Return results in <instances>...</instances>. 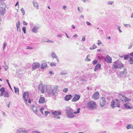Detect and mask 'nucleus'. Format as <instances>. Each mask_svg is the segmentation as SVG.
Returning <instances> with one entry per match:
<instances>
[{"label":"nucleus","instance_id":"24","mask_svg":"<svg viewBox=\"0 0 133 133\" xmlns=\"http://www.w3.org/2000/svg\"><path fill=\"white\" fill-rule=\"evenodd\" d=\"M68 73L66 71L63 70L60 72V75H67Z\"/></svg>","mask_w":133,"mask_h":133},{"label":"nucleus","instance_id":"57","mask_svg":"<svg viewBox=\"0 0 133 133\" xmlns=\"http://www.w3.org/2000/svg\"><path fill=\"white\" fill-rule=\"evenodd\" d=\"M86 23L88 25H91V24L88 22H87Z\"/></svg>","mask_w":133,"mask_h":133},{"label":"nucleus","instance_id":"59","mask_svg":"<svg viewBox=\"0 0 133 133\" xmlns=\"http://www.w3.org/2000/svg\"><path fill=\"white\" fill-rule=\"evenodd\" d=\"M92 47L93 48V49H94L96 48L97 47V46L96 45L94 44L92 46Z\"/></svg>","mask_w":133,"mask_h":133},{"label":"nucleus","instance_id":"10","mask_svg":"<svg viewBox=\"0 0 133 133\" xmlns=\"http://www.w3.org/2000/svg\"><path fill=\"white\" fill-rule=\"evenodd\" d=\"M106 103L105 98L104 97L101 98V99L100 101V105L101 107H103Z\"/></svg>","mask_w":133,"mask_h":133},{"label":"nucleus","instance_id":"16","mask_svg":"<svg viewBox=\"0 0 133 133\" xmlns=\"http://www.w3.org/2000/svg\"><path fill=\"white\" fill-rule=\"evenodd\" d=\"M72 96L71 95H66L64 98V99L66 101H68L71 98Z\"/></svg>","mask_w":133,"mask_h":133},{"label":"nucleus","instance_id":"60","mask_svg":"<svg viewBox=\"0 0 133 133\" xmlns=\"http://www.w3.org/2000/svg\"><path fill=\"white\" fill-rule=\"evenodd\" d=\"M6 67H5V71H6L9 68V67L7 65H6Z\"/></svg>","mask_w":133,"mask_h":133},{"label":"nucleus","instance_id":"49","mask_svg":"<svg viewBox=\"0 0 133 133\" xmlns=\"http://www.w3.org/2000/svg\"><path fill=\"white\" fill-rule=\"evenodd\" d=\"M98 62V61L97 60H94L93 61V63L94 65H95Z\"/></svg>","mask_w":133,"mask_h":133},{"label":"nucleus","instance_id":"43","mask_svg":"<svg viewBox=\"0 0 133 133\" xmlns=\"http://www.w3.org/2000/svg\"><path fill=\"white\" fill-rule=\"evenodd\" d=\"M20 23L19 21H18L16 23V26L17 28L19 27Z\"/></svg>","mask_w":133,"mask_h":133},{"label":"nucleus","instance_id":"19","mask_svg":"<svg viewBox=\"0 0 133 133\" xmlns=\"http://www.w3.org/2000/svg\"><path fill=\"white\" fill-rule=\"evenodd\" d=\"M39 28L37 26H35L32 29V31L34 33H37Z\"/></svg>","mask_w":133,"mask_h":133},{"label":"nucleus","instance_id":"52","mask_svg":"<svg viewBox=\"0 0 133 133\" xmlns=\"http://www.w3.org/2000/svg\"><path fill=\"white\" fill-rule=\"evenodd\" d=\"M118 28H117V29H118V30L119 31V32L120 33L122 32V31L121 30V29L120 28H121V26H118Z\"/></svg>","mask_w":133,"mask_h":133},{"label":"nucleus","instance_id":"11","mask_svg":"<svg viewBox=\"0 0 133 133\" xmlns=\"http://www.w3.org/2000/svg\"><path fill=\"white\" fill-rule=\"evenodd\" d=\"M99 93L98 91L96 92L92 95V97L93 98L96 100L98 99L99 97Z\"/></svg>","mask_w":133,"mask_h":133},{"label":"nucleus","instance_id":"23","mask_svg":"<svg viewBox=\"0 0 133 133\" xmlns=\"http://www.w3.org/2000/svg\"><path fill=\"white\" fill-rule=\"evenodd\" d=\"M127 129H133V125L132 124H129L126 127Z\"/></svg>","mask_w":133,"mask_h":133},{"label":"nucleus","instance_id":"61","mask_svg":"<svg viewBox=\"0 0 133 133\" xmlns=\"http://www.w3.org/2000/svg\"><path fill=\"white\" fill-rule=\"evenodd\" d=\"M57 36L58 37H62V35L61 34H58V35H57Z\"/></svg>","mask_w":133,"mask_h":133},{"label":"nucleus","instance_id":"37","mask_svg":"<svg viewBox=\"0 0 133 133\" xmlns=\"http://www.w3.org/2000/svg\"><path fill=\"white\" fill-rule=\"evenodd\" d=\"M22 132L24 133H29L28 131L27 130H26L25 129H23L22 130Z\"/></svg>","mask_w":133,"mask_h":133},{"label":"nucleus","instance_id":"28","mask_svg":"<svg viewBox=\"0 0 133 133\" xmlns=\"http://www.w3.org/2000/svg\"><path fill=\"white\" fill-rule=\"evenodd\" d=\"M114 63L115 64H113V66L115 69L118 68V63L116 64V62H115Z\"/></svg>","mask_w":133,"mask_h":133},{"label":"nucleus","instance_id":"29","mask_svg":"<svg viewBox=\"0 0 133 133\" xmlns=\"http://www.w3.org/2000/svg\"><path fill=\"white\" fill-rule=\"evenodd\" d=\"M14 89L15 90V93L17 92H18L19 91V90L18 88H17L15 87H14Z\"/></svg>","mask_w":133,"mask_h":133},{"label":"nucleus","instance_id":"48","mask_svg":"<svg viewBox=\"0 0 133 133\" xmlns=\"http://www.w3.org/2000/svg\"><path fill=\"white\" fill-rule=\"evenodd\" d=\"M68 91V89L66 88H65L63 90V92L66 93Z\"/></svg>","mask_w":133,"mask_h":133},{"label":"nucleus","instance_id":"62","mask_svg":"<svg viewBox=\"0 0 133 133\" xmlns=\"http://www.w3.org/2000/svg\"><path fill=\"white\" fill-rule=\"evenodd\" d=\"M78 36L76 34H75L73 36V37H77Z\"/></svg>","mask_w":133,"mask_h":133},{"label":"nucleus","instance_id":"14","mask_svg":"<svg viewBox=\"0 0 133 133\" xmlns=\"http://www.w3.org/2000/svg\"><path fill=\"white\" fill-rule=\"evenodd\" d=\"M127 73V69H124L120 73V75L122 77H124L126 75Z\"/></svg>","mask_w":133,"mask_h":133},{"label":"nucleus","instance_id":"41","mask_svg":"<svg viewBox=\"0 0 133 133\" xmlns=\"http://www.w3.org/2000/svg\"><path fill=\"white\" fill-rule=\"evenodd\" d=\"M22 30L24 32V34H25L26 32V27L25 26H23L22 28Z\"/></svg>","mask_w":133,"mask_h":133},{"label":"nucleus","instance_id":"1","mask_svg":"<svg viewBox=\"0 0 133 133\" xmlns=\"http://www.w3.org/2000/svg\"><path fill=\"white\" fill-rule=\"evenodd\" d=\"M58 86L52 85L46 87L45 88V93L48 97H51L56 95L57 93Z\"/></svg>","mask_w":133,"mask_h":133},{"label":"nucleus","instance_id":"45","mask_svg":"<svg viewBox=\"0 0 133 133\" xmlns=\"http://www.w3.org/2000/svg\"><path fill=\"white\" fill-rule=\"evenodd\" d=\"M129 58V56L128 55H125L124 57V59L125 60H127L128 59V58Z\"/></svg>","mask_w":133,"mask_h":133},{"label":"nucleus","instance_id":"7","mask_svg":"<svg viewBox=\"0 0 133 133\" xmlns=\"http://www.w3.org/2000/svg\"><path fill=\"white\" fill-rule=\"evenodd\" d=\"M45 85L43 84L42 83H40L38 85V90H40L43 93L45 92Z\"/></svg>","mask_w":133,"mask_h":133},{"label":"nucleus","instance_id":"2","mask_svg":"<svg viewBox=\"0 0 133 133\" xmlns=\"http://www.w3.org/2000/svg\"><path fill=\"white\" fill-rule=\"evenodd\" d=\"M66 115L69 118H72L74 117L75 115L73 109L70 107H67L65 110Z\"/></svg>","mask_w":133,"mask_h":133},{"label":"nucleus","instance_id":"6","mask_svg":"<svg viewBox=\"0 0 133 133\" xmlns=\"http://www.w3.org/2000/svg\"><path fill=\"white\" fill-rule=\"evenodd\" d=\"M88 106L89 108H90L91 109L96 108V104L95 102L93 101H90L87 103Z\"/></svg>","mask_w":133,"mask_h":133},{"label":"nucleus","instance_id":"47","mask_svg":"<svg viewBox=\"0 0 133 133\" xmlns=\"http://www.w3.org/2000/svg\"><path fill=\"white\" fill-rule=\"evenodd\" d=\"M6 44H7L5 42H4L3 44V50H4L5 49V47H6Z\"/></svg>","mask_w":133,"mask_h":133},{"label":"nucleus","instance_id":"12","mask_svg":"<svg viewBox=\"0 0 133 133\" xmlns=\"http://www.w3.org/2000/svg\"><path fill=\"white\" fill-rule=\"evenodd\" d=\"M51 55L53 59L55 58L56 59L57 61L58 62H59V60L58 59V58L54 52H52L51 53Z\"/></svg>","mask_w":133,"mask_h":133},{"label":"nucleus","instance_id":"40","mask_svg":"<svg viewBox=\"0 0 133 133\" xmlns=\"http://www.w3.org/2000/svg\"><path fill=\"white\" fill-rule=\"evenodd\" d=\"M44 42H47L49 43H54V41H53L50 40H49V39H48V41H44Z\"/></svg>","mask_w":133,"mask_h":133},{"label":"nucleus","instance_id":"58","mask_svg":"<svg viewBox=\"0 0 133 133\" xmlns=\"http://www.w3.org/2000/svg\"><path fill=\"white\" fill-rule=\"evenodd\" d=\"M27 49H32V48L31 46H28L27 48Z\"/></svg>","mask_w":133,"mask_h":133},{"label":"nucleus","instance_id":"36","mask_svg":"<svg viewBox=\"0 0 133 133\" xmlns=\"http://www.w3.org/2000/svg\"><path fill=\"white\" fill-rule=\"evenodd\" d=\"M56 65V63L55 62H52L50 64V65L51 66H55Z\"/></svg>","mask_w":133,"mask_h":133},{"label":"nucleus","instance_id":"27","mask_svg":"<svg viewBox=\"0 0 133 133\" xmlns=\"http://www.w3.org/2000/svg\"><path fill=\"white\" fill-rule=\"evenodd\" d=\"M118 68H120L124 66L123 64L121 63H118Z\"/></svg>","mask_w":133,"mask_h":133},{"label":"nucleus","instance_id":"50","mask_svg":"<svg viewBox=\"0 0 133 133\" xmlns=\"http://www.w3.org/2000/svg\"><path fill=\"white\" fill-rule=\"evenodd\" d=\"M44 109V108H41L40 109V111L43 114H44V113L43 111Z\"/></svg>","mask_w":133,"mask_h":133},{"label":"nucleus","instance_id":"25","mask_svg":"<svg viewBox=\"0 0 133 133\" xmlns=\"http://www.w3.org/2000/svg\"><path fill=\"white\" fill-rule=\"evenodd\" d=\"M32 107V109L33 110V112L35 113H36L37 112V110L36 108L35 107V105H33Z\"/></svg>","mask_w":133,"mask_h":133},{"label":"nucleus","instance_id":"13","mask_svg":"<svg viewBox=\"0 0 133 133\" xmlns=\"http://www.w3.org/2000/svg\"><path fill=\"white\" fill-rule=\"evenodd\" d=\"M80 98V96L76 94L74 96V97L72 99V101L76 102Z\"/></svg>","mask_w":133,"mask_h":133},{"label":"nucleus","instance_id":"22","mask_svg":"<svg viewBox=\"0 0 133 133\" xmlns=\"http://www.w3.org/2000/svg\"><path fill=\"white\" fill-rule=\"evenodd\" d=\"M47 66V64L45 63H43L41 65V68L42 69H43Z\"/></svg>","mask_w":133,"mask_h":133},{"label":"nucleus","instance_id":"5","mask_svg":"<svg viewBox=\"0 0 133 133\" xmlns=\"http://www.w3.org/2000/svg\"><path fill=\"white\" fill-rule=\"evenodd\" d=\"M51 113L53 115L54 118L58 119L60 118V117L59 115L61 114V111H51Z\"/></svg>","mask_w":133,"mask_h":133},{"label":"nucleus","instance_id":"56","mask_svg":"<svg viewBox=\"0 0 133 133\" xmlns=\"http://www.w3.org/2000/svg\"><path fill=\"white\" fill-rule=\"evenodd\" d=\"M85 40V36H84L82 38V41H84Z\"/></svg>","mask_w":133,"mask_h":133},{"label":"nucleus","instance_id":"54","mask_svg":"<svg viewBox=\"0 0 133 133\" xmlns=\"http://www.w3.org/2000/svg\"><path fill=\"white\" fill-rule=\"evenodd\" d=\"M23 24L24 25H27L28 24V23L24 21H23Z\"/></svg>","mask_w":133,"mask_h":133},{"label":"nucleus","instance_id":"20","mask_svg":"<svg viewBox=\"0 0 133 133\" xmlns=\"http://www.w3.org/2000/svg\"><path fill=\"white\" fill-rule=\"evenodd\" d=\"M101 66V65L99 64H97L95 66L94 69V71H96L99 69Z\"/></svg>","mask_w":133,"mask_h":133},{"label":"nucleus","instance_id":"8","mask_svg":"<svg viewBox=\"0 0 133 133\" xmlns=\"http://www.w3.org/2000/svg\"><path fill=\"white\" fill-rule=\"evenodd\" d=\"M23 96L24 101L26 103L29 97L28 93L27 92H25L23 94Z\"/></svg>","mask_w":133,"mask_h":133},{"label":"nucleus","instance_id":"35","mask_svg":"<svg viewBox=\"0 0 133 133\" xmlns=\"http://www.w3.org/2000/svg\"><path fill=\"white\" fill-rule=\"evenodd\" d=\"M21 10L23 15H24L25 14V12L23 8H21Z\"/></svg>","mask_w":133,"mask_h":133},{"label":"nucleus","instance_id":"38","mask_svg":"<svg viewBox=\"0 0 133 133\" xmlns=\"http://www.w3.org/2000/svg\"><path fill=\"white\" fill-rule=\"evenodd\" d=\"M9 96V94L8 91H6L5 94L4 95V97H8Z\"/></svg>","mask_w":133,"mask_h":133},{"label":"nucleus","instance_id":"51","mask_svg":"<svg viewBox=\"0 0 133 133\" xmlns=\"http://www.w3.org/2000/svg\"><path fill=\"white\" fill-rule=\"evenodd\" d=\"M80 109L79 108H78L77 109V111H76L74 112V114H76L77 113H78L79 112H80Z\"/></svg>","mask_w":133,"mask_h":133},{"label":"nucleus","instance_id":"63","mask_svg":"<svg viewBox=\"0 0 133 133\" xmlns=\"http://www.w3.org/2000/svg\"><path fill=\"white\" fill-rule=\"evenodd\" d=\"M72 28L73 29H75V27L74 25H72L71 26Z\"/></svg>","mask_w":133,"mask_h":133},{"label":"nucleus","instance_id":"4","mask_svg":"<svg viewBox=\"0 0 133 133\" xmlns=\"http://www.w3.org/2000/svg\"><path fill=\"white\" fill-rule=\"evenodd\" d=\"M6 5L4 3H2L0 4V15H4L6 10L5 7Z\"/></svg>","mask_w":133,"mask_h":133},{"label":"nucleus","instance_id":"3","mask_svg":"<svg viewBox=\"0 0 133 133\" xmlns=\"http://www.w3.org/2000/svg\"><path fill=\"white\" fill-rule=\"evenodd\" d=\"M111 106L113 108L116 107H119L120 103L119 101L117 99H116L115 100H113L111 103Z\"/></svg>","mask_w":133,"mask_h":133},{"label":"nucleus","instance_id":"53","mask_svg":"<svg viewBox=\"0 0 133 133\" xmlns=\"http://www.w3.org/2000/svg\"><path fill=\"white\" fill-rule=\"evenodd\" d=\"M34 132H35L36 133H42L40 132H39L38 131H37V130L34 131H33L32 132V133H34Z\"/></svg>","mask_w":133,"mask_h":133},{"label":"nucleus","instance_id":"15","mask_svg":"<svg viewBox=\"0 0 133 133\" xmlns=\"http://www.w3.org/2000/svg\"><path fill=\"white\" fill-rule=\"evenodd\" d=\"M105 60L108 63H110L112 62V58L109 55H107L106 56Z\"/></svg>","mask_w":133,"mask_h":133},{"label":"nucleus","instance_id":"64","mask_svg":"<svg viewBox=\"0 0 133 133\" xmlns=\"http://www.w3.org/2000/svg\"><path fill=\"white\" fill-rule=\"evenodd\" d=\"M130 17L131 18H133V12L132 13L130 16Z\"/></svg>","mask_w":133,"mask_h":133},{"label":"nucleus","instance_id":"17","mask_svg":"<svg viewBox=\"0 0 133 133\" xmlns=\"http://www.w3.org/2000/svg\"><path fill=\"white\" fill-rule=\"evenodd\" d=\"M45 102V99L43 97H40L39 100V102L40 103H43Z\"/></svg>","mask_w":133,"mask_h":133},{"label":"nucleus","instance_id":"31","mask_svg":"<svg viewBox=\"0 0 133 133\" xmlns=\"http://www.w3.org/2000/svg\"><path fill=\"white\" fill-rule=\"evenodd\" d=\"M129 63L131 64H133V58L130 57L129 60Z\"/></svg>","mask_w":133,"mask_h":133},{"label":"nucleus","instance_id":"42","mask_svg":"<svg viewBox=\"0 0 133 133\" xmlns=\"http://www.w3.org/2000/svg\"><path fill=\"white\" fill-rule=\"evenodd\" d=\"M6 81L7 83L8 84L9 86V87L10 88V89H11L12 90L11 87V85H10V83H9V81L8 80V79H6Z\"/></svg>","mask_w":133,"mask_h":133},{"label":"nucleus","instance_id":"34","mask_svg":"<svg viewBox=\"0 0 133 133\" xmlns=\"http://www.w3.org/2000/svg\"><path fill=\"white\" fill-rule=\"evenodd\" d=\"M114 3V2L113 1H109L107 3V4L108 5H112Z\"/></svg>","mask_w":133,"mask_h":133},{"label":"nucleus","instance_id":"9","mask_svg":"<svg viewBox=\"0 0 133 133\" xmlns=\"http://www.w3.org/2000/svg\"><path fill=\"white\" fill-rule=\"evenodd\" d=\"M40 64L38 62H36L33 63L32 64V70H34L38 68L40 66Z\"/></svg>","mask_w":133,"mask_h":133},{"label":"nucleus","instance_id":"33","mask_svg":"<svg viewBox=\"0 0 133 133\" xmlns=\"http://www.w3.org/2000/svg\"><path fill=\"white\" fill-rule=\"evenodd\" d=\"M0 91L1 92H5V89L3 87L1 88L0 89Z\"/></svg>","mask_w":133,"mask_h":133},{"label":"nucleus","instance_id":"26","mask_svg":"<svg viewBox=\"0 0 133 133\" xmlns=\"http://www.w3.org/2000/svg\"><path fill=\"white\" fill-rule=\"evenodd\" d=\"M124 105L125 108H127L128 109H130L131 108V107L129 105H128L127 103L124 104Z\"/></svg>","mask_w":133,"mask_h":133},{"label":"nucleus","instance_id":"21","mask_svg":"<svg viewBox=\"0 0 133 133\" xmlns=\"http://www.w3.org/2000/svg\"><path fill=\"white\" fill-rule=\"evenodd\" d=\"M123 101H124L125 102H126L127 101H129L131 100V99H130L129 98L125 96L123 97Z\"/></svg>","mask_w":133,"mask_h":133},{"label":"nucleus","instance_id":"39","mask_svg":"<svg viewBox=\"0 0 133 133\" xmlns=\"http://www.w3.org/2000/svg\"><path fill=\"white\" fill-rule=\"evenodd\" d=\"M124 26L125 27H131V26L130 24H124Z\"/></svg>","mask_w":133,"mask_h":133},{"label":"nucleus","instance_id":"18","mask_svg":"<svg viewBox=\"0 0 133 133\" xmlns=\"http://www.w3.org/2000/svg\"><path fill=\"white\" fill-rule=\"evenodd\" d=\"M32 3L34 6L35 7H36L37 9H38V3L35 1H33Z\"/></svg>","mask_w":133,"mask_h":133},{"label":"nucleus","instance_id":"32","mask_svg":"<svg viewBox=\"0 0 133 133\" xmlns=\"http://www.w3.org/2000/svg\"><path fill=\"white\" fill-rule=\"evenodd\" d=\"M89 55H88L87 57L85 59V61H89L90 60V58H88V57H89Z\"/></svg>","mask_w":133,"mask_h":133},{"label":"nucleus","instance_id":"30","mask_svg":"<svg viewBox=\"0 0 133 133\" xmlns=\"http://www.w3.org/2000/svg\"><path fill=\"white\" fill-rule=\"evenodd\" d=\"M119 98L122 101H123V97H124V96H123L121 95L120 94H119Z\"/></svg>","mask_w":133,"mask_h":133},{"label":"nucleus","instance_id":"44","mask_svg":"<svg viewBox=\"0 0 133 133\" xmlns=\"http://www.w3.org/2000/svg\"><path fill=\"white\" fill-rule=\"evenodd\" d=\"M44 113L45 114V117H46L49 114H50V112L48 111H45Z\"/></svg>","mask_w":133,"mask_h":133},{"label":"nucleus","instance_id":"46","mask_svg":"<svg viewBox=\"0 0 133 133\" xmlns=\"http://www.w3.org/2000/svg\"><path fill=\"white\" fill-rule=\"evenodd\" d=\"M22 130H21L19 129L17 130L15 133H22Z\"/></svg>","mask_w":133,"mask_h":133},{"label":"nucleus","instance_id":"55","mask_svg":"<svg viewBox=\"0 0 133 133\" xmlns=\"http://www.w3.org/2000/svg\"><path fill=\"white\" fill-rule=\"evenodd\" d=\"M101 43V41L99 40H98V45H100Z\"/></svg>","mask_w":133,"mask_h":133}]
</instances>
